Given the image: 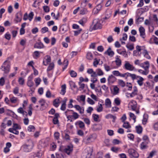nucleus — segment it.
<instances>
[{
	"label": "nucleus",
	"instance_id": "nucleus-1",
	"mask_svg": "<svg viewBox=\"0 0 158 158\" xmlns=\"http://www.w3.org/2000/svg\"><path fill=\"white\" fill-rule=\"evenodd\" d=\"M100 21L98 19H94L93 22L94 26L92 27H90L89 30L92 31L93 30H96L100 29L102 27V25L100 23Z\"/></svg>",
	"mask_w": 158,
	"mask_h": 158
},
{
	"label": "nucleus",
	"instance_id": "nucleus-2",
	"mask_svg": "<svg viewBox=\"0 0 158 158\" xmlns=\"http://www.w3.org/2000/svg\"><path fill=\"white\" fill-rule=\"evenodd\" d=\"M10 62L8 60H6L3 64L1 69L6 73H8L10 72Z\"/></svg>",
	"mask_w": 158,
	"mask_h": 158
},
{
	"label": "nucleus",
	"instance_id": "nucleus-3",
	"mask_svg": "<svg viewBox=\"0 0 158 158\" xmlns=\"http://www.w3.org/2000/svg\"><path fill=\"white\" fill-rule=\"evenodd\" d=\"M24 151L26 152L31 151L33 147V144L31 141H29L28 143H26L23 145Z\"/></svg>",
	"mask_w": 158,
	"mask_h": 158
},
{
	"label": "nucleus",
	"instance_id": "nucleus-4",
	"mask_svg": "<svg viewBox=\"0 0 158 158\" xmlns=\"http://www.w3.org/2000/svg\"><path fill=\"white\" fill-rule=\"evenodd\" d=\"M132 110L135 111L136 114L139 113V108L137 107L136 102L134 100H132L129 103Z\"/></svg>",
	"mask_w": 158,
	"mask_h": 158
},
{
	"label": "nucleus",
	"instance_id": "nucleus-5",
	"mask_svg": "<svg viewBox=\"0 0 158 158\" xmlns=\"http://www.w3.org/2000/svg\"><path fill=\"white\" fill-rule=\"evenodd\" d=\"M128 152L131 158L133 157L137 158L139 156V154L138 152L133 149H128Z\"/></svg>",
	"mask_w": 158,
	"mask_h": 158
},
{
	"label": "nucleus",
	"instance_id": "nucleus-6",
	"mask_svg": "<svg viewBox=\"0 0 158 158\" xmlns=\"http://www.w3.org/2000/svg\"><path fill=\"white\" fill-rule=\"evenodd\" d=\"M125 63L124 67L126 69L133 71L135 69V68L132 65L130 64L128 61H126Z\"/></svg>",
	"mask_w": 158,
	"mask_h": 158
},
{
	"label": "nucleus",
	"instance_id": "nucleus-7",
	"mask_svg": "<svg viewBox=\"0 0 158 158\" xmlns=\"http://www.w3.org/2000/svg\"><path fill=\"white\" fill-rule=\"evenodd\" d=\"M116 78L113 75H110L107 79L108 84V85H110L113 84L116 81Z\"/></svg>",
	"mask_w": 158,
	"mask_h": 158
},
{
	"label": "nucleus",
	"instance_id": "nucleus-8",
	"mask_svg": "<svg viewBox=\"0 0 158 158\" xmlns=\"http://www.w3.org/2000/svg\"><path fill=\"white\" fill-rule=\"evenodd\" d=\"M39 103L40 104V110H43L46 109L47 106L45 100L41 99L39 101Z\"/></svg>",
	"mask_w": 158,
	"mask_h": 158
},
{
	"label": "nucleus",
	"instance_id": "nucleus-9",
	"mask_svg": "<svg viewBox=\"0 0 158 158\" xmlns=\"http://www.w3.org/2000/svg\"><path fill=\"white\" fill-rule=\"evenodd\" d=\"M22 15V13L20 11L19 12L16 14V18L14 19L16 23L20 22L21 21Z\"/></svg>",
	"mask_w": 158,
	"mask_h": 158
},
{
	"label": "nucleus",
	"instance_id": "nucleus-10",
	"mask_svg": "<svg viewBox=\"0 0 158 158\" xmlns=\"http://www.w3.org/2000/svg\"><path fill=\"white\" fill-rule=\"evenodd\" d=\"M94 135H89L86 138H84L83 139V142L85 144H87L92 141Z\"/></svg>",
	"mask_w": 158,
	"mask_h": 158
},
{
	"label": "nucleus",
	"instance_id": "nucleus-11",
	"mask_svg": "<svg viewBox=\"0 0 158 158\" xmlns=\"http://www.w3.org/2000/svg\"><path fill=\"white\" fill-rule=\"evenodd\" d=\"M139 66L146 70H148L150 66V64L148 61H146L143 63L140 64Z\"/></svg>",
	"mask_w": 158,
	"mask_h": 158
},
{
	"label": "nucleus",
	"instance_id": "nucleus-12",
	"mask_svg": "<svg viewBox=\"0 0 158 158\" xmlns=\"http://www.w3.org/2000/svg\"><path fill=\"white\" fill-rule=\"evenodd\" d=\"M102 7V5L101 4H98L97 6L94 8L93 11V13L94 14H97L101 10Z\"/></svg>",
	"mask_w": 158,
	"mask_h": 158
},
{
	"label": "nucleus",
	"instance_id": "nucleus-13",
	"mask_svg": "<svg viewBox=\"0 0 158 158\" xmlns=\"http://www.w3.org/2000/svg\"><path fill=\"white\" fill-rule=\"evenodd\" d=\"M139 31L140 33V36L143 38L145 37V29L142 26H141L139 28Z\"/></svg>",
	"mask_w": 158,
	"mask_h": 158
},
{
	"label": "nucleus",
	"instance_id": "nucleus-14",
	"mask_svg": "<svg viewBox=\"0 0 158 158\" xmlns=\"http://www.w3.org/2000/svg\"><path fill=\"white\" fill-rule=\"evenodd\" d=\"M137 78L139 79L137 81L138 84L140 86H142L143 84V81L144 79L142 77L139 76H136V79H137Z\"/></svg>",
	"mask_w": 158,
	"mask_h": 158
},
{
	"label": "nucleus",
	"instance_id": "nucleus-15",
	"mask_svg": "<svg viewBox=\"0 0 158 158\" xmlns=\"http://www.w3.org/2000/svg\"><path fill=\"white\" fill-rule=\"evenodd\" d=\"M104 54H107L110 57L113 56L114 55V52L111 50L110 47H109L106 51L105 52Z\"/></svg>",
	"mask_w": 158,
	"mask_h": 158
},
{
	"label": "nucleus",
	"instance_id": "nucleus-16",
	"mask_svg": "<svg viewBox=\"0 0 158 158\" xmlns=\"http://www.w3.org/2000/svg\"><path fill=\"white\" fill-rule=\"evenodd\" d=\"M73 146L72 145H68L65 148L64 151L68 154H69L73 150Z\"/></svg>",
	"mask_w": 158,
	"mask_h": 158
},
{
	"label": "nucleus",
	"instance_id": "nucleus-17",
	"mask_svg": "<svg viewBox=\"0 0 158 158\" xmlns=\"http://www.w3.org/2000/svg\"><path fill=\"white\" fill-rule=\"evenodd\" d=\"M87 73L89 74H91V77H95L97 76L96 73L94 72L92 69H89L87 70Z\"/></svg>",
	"mask_w": 158,
	"mask_h": 158
},
{
	"label": "nucleus",
	"instance_id": "nucleus-18",
	"mask_svg": "<svg viewBox=\"0 0 158 158\" xmlns=\"http://www.w3.org/2000/svg\"><path fill=\"white\" fill-rule=\"evenodd\" d=\"M59 116V114L56 113H55L54 115V117L52 120L53 123L55 124H57L58 123V118Z\"/></svg>",
	"mask_w": 158,
	"mask_h": 158
},
{
	"label": "nucleus",
	"instance_id": "nucleus-19",
	"mask_svg": "<svg viewBox=\"0 0 158 158\" xmlns=\"http://www.w3.org/2000/svg\"><path fill=\"white\" fill-rule=\"evenodd\" d=\"M149 143H148V142H147L143 141L142 142L141 144H140V148L142 149H146L148 148V146H147L148 144Z\"/></svg>",
	"mask_w": 158,
	"mask_h": 158
},
{
	"label": "nucleus",
	"instance_id": "nucleus-20",
	"mask_svg": "<svg viewBox=\"0 0 158 158\" xmlns=\"http://www.w3.org/2000/svg\"><path fill=\"white\" fill-rule=\"evenodd\" d=\"M138 90L137 87L136 86H134L133 87V91L130 94V96L131 97H133L137 94Z\"/></svg>",
	"mask_w": 158,
	"mask_h": 158
},
{
	"label": "nucleus",
	"instance_id": "nucleus-21",
	"mask_svg": "<svg viewBox=\"0 0 158 158\" xmlns=\"http://www.w3.org/2000/svg\"><path fill=\"white\" fill-rule=\"evenodd\" d=\"M126 79H127L128 77H130L133 80H134L136 78V75L134 74H132L129 73H126Z\"/></svg>",
	"mask_w": 158,
	"mask_h": 158
},
{
	"label": "nucleus",
	"instance_id": "nucleus-22",
	"mask_svg": "<svg viewBox=\"0 0 158 158\" xmlns=\"http://www.w3.org/2000/svg\"><path fill=\"white\" fill-rule=\"evenodd\" d=\"M44 47V45L41 42H38L36 43L34 46V48H35L40 49L43 48Z\"/></svg>",
	"mask_w": 158,
	"mask_h": 158
},
{
	"label": "nucleus",
	"instance_id": "nucleus-23",
	"mask_svg": "<svg viewBox=\"0 0 158 158\" xmlns=\"http://www.w3.org/2000/svg\"><path fill=\"white\" fill-rule=\"evenodd\" d=\"M76 125H78L81 128H83L85 127V125L83 122L81 121H77L75 123Z\"/></svg>",
	"mask_w": 158,
	"mask_h": 158
},
{
	"label": "nucleus",
	"instance_id": "nucleus-24",
	"mask_svg": "<svg viewBox=\"0 0 158 158\" xmlns=\"http://www.w3.org/2000/svg\"><path fill=\"white\" fill-rule=\"evenodd\" d=\"M117 52L120 55H122L124 56L125 57H127L128 55L127 53V52L125 50L121 51L120 49H117Z\"/></svg>",
	"mask_w": 158,
	"mask_h": 158
},
{
	"label": "nucleus",
	"instance_id": "nucleus-25",
	"mask_svg": "<svg viewBox=\"0 0 158 158\" xmlns=\"http://www.w3.org/2000/svg\"><path fill=\"white\" fill-rule=\"evenodd\" d=\"M111 102L109 98H107L106 99L105 101V105L107 107H111Z\"/></svg>",
	"mask_w": 158,
	"mask_h": 158
},
{
	"label": "nucleus",
	"instance_id": "nucleus-26",
	"mask_svg": "<svg viewBox=\"0 0 158 158\" xmlns=\"http://www.w3.org/2000/svg\"><path fill=\"white\" fill-rule=\"evenodd\" d=\"M119 89L116 85L114 86L113 94L115 95L118 94L119 93Z\"/></svg>",
	"mask_w": 158,
	"mask_h": 158
},
{
	"label": "nucleus",
	"instance_id": "nucleus-27",
	"mask_svg": "<svg viewBox=\"0 0 158 158\" xmlns=\"http://www.w3.org/2000/svg\"><path fill=\"white\" fill-rule=\"evenodd\" d=\"M61 89L60 93L62 95H64L66 92V86L65 84L62 85L61 86Z\"/></svg>",
	"mask_w": 158,
	"mask_h": 158
},
{
	"label": "nucleus",
	"instance_id": "nucleus-28",
	"mask_svg": "<svg viewBox=\"0 0 158 158\" xmlns=\"http://www.w3.org/2000/svg\"><path fill=\"white\" fill-rule=\"evenodd\" d=\"M45 60L47 62L46 64L45 63L44 61H43V63L44 65H46L48 64V63L51 62V59L50 57L48 55L46 56L45 57Z\"/></svg>",
	"mask_w": 158,
	"mask_h": 158
},
{
	"label": "nucleus",
	"instance_id": "nucleus-29",
	"mask_svg": "<svg viewBox=\"0 0 158 158\" xmlns=\"http://www.w3.org/2000/svg\"><path fill=\"white\" fill-rule=\"evenodd\" d=\"M67 99H65L62 101V103L60 109L62 110H64L66 109V103Z\"/></svg>",
	"mask_w": 158,
	"mask_h": 158
},
{
	"label": "nucleus",
	"instance_id": "nucleus-30",
	"mask_svg": "<svg viewBox=\"0 0 158 158\" xmlns=\"http://www.w3.org/2000/svg\"><path fill=\"white\" fill-rule=\"evenodd\" d=\"M106 118H112L113 119L112 121L113 122H115V120L116 118V117L115 116L111 114H109L106 115Z\"/></svg>",
	"mask_w": 158,
	"mask_h": 158
},
{
	"label": "nucleus",
	"instance_id": "nucleus-31",
	"mask_svg": "<svg viewBox=\"0 0 158 158\" xmlns=\"http://www.w3.org/2000/svg\"><path fill=\"white\" fill-rule=\"evenodd\" d=\"M144 56L148 59H150L151 57L148 54V51L146 50H144L143 52Z\"/></svg>",
	"mask_w": 158,
	"mask_h": 158
},
{
	"label": "nucleus",
	"instance_id": "nucleus-32",
	"mask_svg": "<svg viewBox=\"0 0 158 158\" xmlns=\"http://www.w3.org/2000/svg\"><path fill=\"white\" fill-rule=\"evenodd\" d=\"M118 84L120 86L123 87H125L126 85L125 82L123 80L120 79L118 80Z\"/></svg>",
	"mask_w": 158,
	"mask_h": 158
},
{
	"label": "nucleus",
	"instance_id": "nucleus-33",
	"mask_svg": "<svg viewBox=\"0 0 158 158\" xmlns=\"http://www.w3.org/2000/svg\"><path fill=\"white\" fill-rule=\"evenodd\" d=\"M116 65L118 67H119L121 65L122 61L120 59L118 58H116L115 61Z\"/></svg>",
	"mask_w": 158,
	"mask_h": 158
},
{
	"label": "nucleus",
	"instance_id": "nucleus-34",
	"mask_svg": "<svg viewBox=\"0 0 158 158\" xmlns=\"http://www.w3.org/2000/svg\"><path fill=\"white\" fill-rule=\"evenodd\" d=\"M123 127L126 129H128L131 128V126L130 125L129 123L128 122H123Z\"/></svg>",
	"mask_w": 158,
	"mask_h": 158
},
{
	"label": "nucleus",
	"instance_id": "nucleus-35",
	"mask_svg": "<svg viewBox=\"0 0 158 158\" xmlns=\"http://www.w3.org/2000/svg\"><path fill=\"white\" fill-rule=\"evenodd\" d=\"M8 131L11 133H12L15 135H18L19 133L18 131H17V130L14 129L12 128H10L8 129Z\"/></svg>",
	"mask_w": 158,
	"mask_h": 158
},
{
	"label": "nucleus",
	"instance_id": "nucleus-36",
	"mask_svg": "<svg viewBox=\"0 0 158 158\" xmlns=\"http://www.w3.org/2000/svg\"><path fill=\"white\" fill-rule=\"evenodd\" d=\"M135 128L137 132L138 133L140 134L141 133L142 131V128L141 126H137Z\"/></svg>",
	"mask_w": 158,
	"mask_h": 158
},
{
	"label": "nucleus",
	"instance_id": "nucleus-37",
	"mask_svg": "<svg viewBox=\"0 0 158 158\" xmlns=\"http://www.w3.org/2000/svg\"><path fill=\"white\" fill-rule=\"evenodd\" d=\"M12 128L13 129H14L17 130L20 129L21 127L20 126L18 125V124L16 123H13V128Z\"/></svg>",
	"mask_w": 158,
	"mask_h": 158
},
{
	"label": "nucleus",
	"instance_id": "nucleus-38",
	"mask_svg": "<svg viewBox=\"0 0 158 158\" xmlns=\"http://www.w3.org/2000/svg\"><path fill=\"white\" fill-rule=\"evenodd\" d=\"M86 57L89 60H92L93 58V56L92 53L90 52L87 53Z\"/></svg>",
	"mask_w": 158,
	"mask_h": 158
},
{
	"label": "nucleus",
	"instance_id": "nucleus-39",
	"mask_svg": "<svg viewBox=\"0 0 158 158\" xmlns=\"http://www.w3.org/2000/svg\"><path fill=\"white\" fill-rule=\"evenodd\" d=\"M59 103V99H55L53 102V105L56 107H57L58 106Z\"/></svg>",
	"mask_w": 158,
	"mask_h": 158
},
{
	"label": "nucleus",
	"instance_id": "nucleus-40",
	"mask_svg": "<svg viewBox=\"0 0 158 158\" xmlns=\"http://www.w3.org/2000/svg\"><path fill=\"white\" fill-rule=\"evenodd\" d=\"M138 72L140 73L145 75H147L148 73V70H145V71H143L141 69H139L138 70Z\"/></svg>",
	"mask_w": 158,
	"mask_h": 158
},
{
	"label": "nucleus",
	"instance_id": "nucleus-41",
	"mask_svg": "<svg viewBox=\"0 0 158 158\" xmlns=\"http://www.w3.org/2000/svg\"><path fill=\"white\" fill-rule=\"evenodd\" d=\"M120 148L116 147H113L111 148V150L113 152L117 153L119 150Z\"/></svg>",
	"mask_w": 158,
	"mask_h": 158
},
{
	"label": "nucleus",
	"instance_id": "nucleus-42",
	"mask_svg": "<svg viewBox=\"0 0 158 158\" xmlns=\"http://www.w3.org/2000/svg\"><path fill=\"white\" fill-rule=\"evenodd\" d=\"M86 22V19L85 18H83L79 21V23L82 26H83Z\"/></svg>",
	"mask_w": 158,
	"mask_h": 158
},
{
	"label": "nucleus",
	"instance_id": "nucleus-43",
	"mask_svg": "<svg viewBox=\"0 0 158 158\" xmlns=\"http://www.w3.org/2000/svg\"><path fill=\"white\" fill-rule=\"evenodd\" d=\"M54 67V64L53 63H51L48 66L47 69V71L48 72L52 70Z\"/></svg>",
	"mask_w": 158,
	"mask_h": 158
},
{
	"label": "nucleus",
	"instance_id": "nucleus-44",
	"mask_svg": "<svg viewBox=\"0 0 158 158\" xmlns=\"http://www.w3.org/2000/svg\"><path fill=\"white\" fill-rule=\"evenodd\" d=\"M69 73L72 77H75L77 76V73L73 70H71L70 71Z\"/></svg>",
	"mask_w": 158,
	"mask_h": 158
},
{
	"label": "nucleus",
	"instance_id": "nucleus-45",
	"mask_svg": "<svg viewBox=\"0 0 158 158\" xmlns=\"http://www.w3.org/2000/svg\"><path fill=\"white\" fill-rule=\"evenodd\" d=\"M126 47L129 50H131V51L133 50L134 48L133 44H127L126 45Z\"/></svg>",
	"mask_w": 158,
	"mask_h": 158
},
{
	"label": "nucleus",
	"instance_id": "nucleus-46",
	"mask_svg": "<svg viewBox=\"0 0 158 158\" xmlns=\"http://www.w3.org/2000/svg\"><path fill=\"white\" fill-rule=\"evenodd\" d=\"M94 120L95 122H99L98 119L99 118V115L95 114H93L92 115Z\"/></svg>",
	"mask_w": 158,
	"mask_h": 158
},
{
	"label": "nucleus",
	"instance_id": "nucleus-47",
	"mask_svg": "<svg viewBox=\"0 0 158 158\" xmlns=\"http://www.w3.org/2000/svg\"><path fill=\"white\" fill-rule=\"evenodd\" d=\"M97 75L98 76H102L104 74V73L102 70L100 69H98L97 70Z\"/></svg>",
	"mask_w": 158,
	"mask_h": 158
},
{
	"label": "nucleus",
	"instance_id": "nucleus-48",
	"mask_svg": "<svg viewBox=\"0 0 158 158\" xmlns=\"http://www.w3.org/2000/svg\"><path fill=\"white\" fill-rule=\"evenodd\" d=\"M35 130V127L32 125L29 126L27 128L28 131L29 132L34 131Z\"/></svg>",
	"mask_w": 158,
	"mask_h": 158
},
{
	"label": "nucleus",
	"instance_id": "nucleus-49",
	"mask_svg": "<svg viewBox=\"0 0 158 158\" xmlns=\"http://www.w3.org/2000/svg\"><path fill=\"white\" fill-rule=\"evenodd\" d=\"M34 15V13L33 12H31L28 15V18L29 20L31 21L32 19H33V16Z\"/></svg>",
	"mask_w": 158,
	"mask_h": 158
},
{
	"label": "nucleus",
	"instance_id": "nucleus-50",
	"mask_svg": "<svg viewBox=\"0 0 158 158\" xmlns=\"http://www.w3.org/2000/svg\"><path fill=\"white\" fill-rule=\"evenodd\" d=\"M148 119V116L147 115H144L143 117V118L142 120V123L143 124H145L147 122Z\"/></svg>",
	"mask_w": 158,
	"mask_h": 158
},
{
	"label": "nucleus",
	"instance_id": "nucleus-51",
	"mask_svg": "<svg viewBox=\"0 0 158 158\" xmlns=\"http://www.w3.org/2000/svg\"><path fill=\"white\" fill-rule=\"evenodd\" d=\"M104 66L105 70L107 72L110 71L111 69V68L110 67V66L107 65L106 64H104Z\"/></svg>",
	"mask_w": 158,
	"mask_h": 158
},
{
	"label": "nucleus",
	"instance_id": "nucleus-52",
	"mask_svg": "<svg viewBox=\"0 0 158 158\" xmlns=\"http://www.w3.org/2000/svg\"><path fill=\"white\" fill-rule=\"evenodd\" d=\"M27 85L30 87H32L34 85V82L32 81H27Z\"/></svg>",
	"mask_w": 158,
	"mask_h": 158
},
{
	"label": "nucleus",
	"instance_id": "nucleus-53",
	"mask_svg": "<svg viewBox=\"0 0 158 158\" xmlns=\"http://www.w3.org/2000/svg\"><path fill=\"white\" fill-rule=\"evenodd\" d=\"M114 102L116 105L118 106L120 104L121 102L119 98H117L114 99Z\"/></svg>",
	"mask_w": 158,
	"mask_h": 158
},
{
	"label": "nucleus",
	"instance_id": "nucleus-54",
	"mask_svg": "<svg viewBox=\"0 0 158 158\" xmlns=\"http://www.w3.org/2000/svg\"><path fill=\"white\" fill-rule=\"evenodd\" d=\"M48 29L47 27H44L42 28L41 30V32L42 33H44L48 31Z\"/></svg>",
	"mask_w": 158,
	"mask_h": 158
},
{
	"label": "nucleus",
	"instance_id": "nucleus-55",
	"mask_svg": "<svg viewBox=\"0 0 158 158\" xmlns=\"http://www.w3.org/2000/svg\"><path fill=\"white\" fill-rule=\"evenodd\" d=\"M69 84L72 89L73 88H75L77 87L75 83L73 81H70L69 82Z\"/></svg>",
	"mask_w": 158,
	"mask_h": 158
},
{
	"label": "nucleus",
	"instance_id": "nucleus-56",
	"mask_svg": "<svg viewBox=\"0 0 158 158\" xmlns=\"http://www.w3.org/2000/svg\"><path fill=\"white\" fill-rule=\"evenodd\" d=\"M103 107L102 104H100L99 105L98 107L97 108V110L98 112H101L102 111Z\"/></svg>",
	"mask_w": 158,
	"mask_h": 158
},
{
	"label": "nucleus",
	"instance_id": "nucleus-57",
	"mask_svg": "<svg viewBox=\"0 0 158 158\" xmlns=\"http://www.w3.org/2000/svg\"><path fill=\"white\" fill-rule=\"evenodd\" d=\"M68 64V61L67 60H65L64 61L63 65H64V67L63 68V70H64V69H66Z\"/></svg>",
	"mask_w": 158,
	"mask_h": 158
},
{
	"label": "nucleus",
	"instance_id": "nucleus-58",
	"mask_svg": "<svg viewBox=\"0 0 158 158\" xmlns=\"http://www.w3.org/2000/svg\"><path fill=\"white\" fill-rule=\"evenodd\" d=\"M10 102L13 103H16L17 100V98L15 97H13L10 99Z\"/></svg>",
	"mask_w": 158,
	"mask_h": 158
},
{
	"label": "nucleus",
	"instance_id": "nucleus-59",
	"mask_svg": "<svg viewBox=\"0 0 158 158\" xmlns=\"http://www.w3.org/2000/svg\"><path fill=\"white\" fill-rule=\"evenodd\" d=\"M72 117L74 118V119H76L79 118V115L77 113L73 112Z\"/></svg>",
	"mask_w": 158,
	"mask_h": 158
},
{
	"label": "nucleus",
	"instance_id": "nucleus-60",
	"mask_svg": "<svg viewBox=\"0 0 158 158\" xmlns=\"http://www.w3.org/2000/svg\"><path fill=\"white\" fill-rule=\"evenodd\" d=\"M87 102L91 105H94L95 103L94 102L89 98H87Z\"/></svg>",
	"mask_w": 158,
	"mask_h": 158
},
{
	"label": "nucleus",
	"instance_id": "nucleus-61",
	"mask_svg": "<svg viewBox=\"0 0 158 158\" xmlns=\"http://www.w3.org/2000/svg\"><path fill=\"white\" fill-rule=\"evenodd\" d=\"M34 53L33 56L35 59H36L39 56L40 54L39 52L38 51L34 52Z\"/></svg>",
	"mask_w": 158,
	"mask_h": 158
},
{
	"label": "nucleus",
	"instance_id": "nucleus-62",
	"mask_svg": "<svg viewBox=\"0 0 158 158\" xmlns=\"http://www.w3.org/2000/svg\"><path fill=\"white\" fill-rule=\"evenodd\" d=\"M18 82L20 85H23L24 84V80L23 78L20 77L19 78Z\"/></svg>",
	"mask_w": 158,
	"mask_h": 158
},
{
	"label": "nucleus",
	"instance_id": "nucleus-63",
	"mask_svg": "<svg viewBox=\"0 0 158 158\" xmlns=\"http://www.w3.org/2000/svg\"><path fill=\"white\" fill-rule=\"evenodd\" d=\"M143 141L146 142L147 141L148 143H149V142L148 138V136L146 135H145L143 137Z\"/></svg>",
	"mask_w": 158,
	"mask_h": 158
},
{
	"label": "nucleus",
	"instance_id": "nucleus-64",
	"mask_svg": "<svg viewBox=\"0 0 158 158\" xmlns=\"http://www.w3.org/2000/svg\"><path fill=\"white\" fill-rule=\"evenodd\" d=\"M153 127L155 130L158 131V121L154 124Z\"/></svg>",
	"mask_w": 158,
	"mask_h": 158
}]
</instances>
